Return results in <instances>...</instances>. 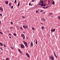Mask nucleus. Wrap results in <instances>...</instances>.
Returning <instances> with one entry per match:
<instances>
[{
	"instance_id": "13",
	"label": "nucleus",
	"mask_w": 60,
	"mask_h": 60,
	"mask_svg": "<svg viewBox=\"0 0 60 60\" xmlns=\"http://www.w3.org/2000/svg\"><path fill=\"white\" fill-rule=\"evenodd\" d=\"M19 52H20V53H21V54H23V53H23V52H22V51H20Z\"/></svg>"
},
{
	"instance_id": "58",
	"label": "nucleus",
	"mask_w": 60,
	"mask_h": 60,
	"mask_svg": "<svg viewBox=\"0 0 60 60\" xmlns=\"http://www.w3.org/2000/svg\"><path fill=\"white\" fill-rule=\"evenodd\" d=\"M43 14H44V13H45V12H44L43 13Z\"/></svg>"
},
{
	"instance_id": "49",
	"label": "nucleus",
	"mask_w": 60,
	"mask_h": 60,
	"mask_svg": "<svg viewBox=\"0 0 60 60\" xmlns=\"http://www.w3.org/2000/svg\"><path fill=\"white\" fill-rule=\"evenodd\" d=\"M55 57H56V58H57V56H55Z\"/></svg>"
},
{
	"instance_id": "18",
	"label": "nucleus",
	"mask_w": 60,
	"mask_h": 60,
	"mask_svg": "<svg viewBox=\"0 0 60 60\" xmlns=\"http://www.w3.org/2000/svg\"><path fill=\"white\" fill-rule=\"evenodd\" d=\"M27 56H28V57H30V55H29L28 54L27 55Z\"/></svg>"
},
{
	"instance_id": "38",
	"label": "nucleus",
	"mask_w": 60,
	"mask_h": 60,
	"mask_svg": "<svg viewBox=\"0 0 60 60\" xmlns=\"http://www.w3.org/2000/svg\"><path fill=\"white\" fill-rule=\"evenodd\" d=\"M31 4V3H29V5H30V4Z\"/></svg>"
},
{
	"instance_id": "56",
	"label": "nucleus",
	"mask_w": 60,
	"mask_h": 60,
	"mask_svg": "<svg viewBox=\"0 0 60 60\" xmlns=\"http://www.w3.org/2000/svg\"><path fill=\"white\" fill-rule=\"evenodd\" d=\"M11 37H9V38H10V39H11Z\"/></svg>"
},
{
	"instance_id": "30",
	"label": "nucleus",
	"mask_w": 60,
	"mask_h": 60,
	"mask_svg": "<svg viewBox=\"0 0 60 60\" xmlns=\"http://www.w3.org/2000/svg\"><path fill=\"white\" fill-rule=\"evenodd\" d=\"M18 50L19 51V52L20 51V49H18Z\"/></svg>"
},
{
	"instance_id": "8",
	"label": "nucleus",
	"mask_w": 60,
	"mask_h": 60,
	"mask_svg": "<svg viewBox=\"0 0 60 60\" xmlns=\"http://www.w3.org/2000/svg\"><path fill=\"white\" fill-rule=\"evenodd\" d=\"M20 4V1H19V3L18 4V5L17 6V7H18L19 6V5Z\"/></svg>"
},
{
	"instance_id": "46",
	"label": "nucleus",
	"mask_w": 60,
	"mask_h": 60,
	"mask_svg": "<svg viewBox=\"0 0 60 60\" xmlns=\"http://www.w3.org/2000/svg\"><path fill=\"white\" fill-rule=\"evenodd\" d=\"M0 16H2V15L0 13Z\"/></svg>"
},
{
	"instance_id": "48",
	"label": "nucleus",
	"mask_w": 60,
	"mask_h": 60,
	"mask_svg": "<svg viewBox=\"0 0 60 60\" xmlns=\"http://www.w3.org/2000/svg\"><path fill=\"white\" fill-rule=\"evenodd\" d=\"M39 5H41V3H39Z\"/></svg>"
},
{
	"instance_id": "26",
	"label": "nucleus",
	"mask_w": 60,
	"mask_h": 60,
	"mask_svg": "<svg viewBox=\"0 0 60 60\" xmlns=\"http://www.w3.org/2000/svg\"><path fill=\"white\" fill-rule=\"evenodd\" d=\"M2 8L1 7H0V11H1V10Z\"/></svg>"
},
{
	"instance_id": "23",
	"label": "nucleus",
	"mask_w": 60,
	"mask_h": 60,
	"mask_svg": "<svg viewBox=\"0 0 60 60\" xmlns=\"http://www.w3.org/2000/svg\"><path fill=\"white\" fill-rule=\"evenodd\" d=\"M52 3L53 4H55V2H54V1H53V2H52Z\"/></svg>"
},
{
	"instance_id": "6",
	"label": "nucleus",
	"mask_w": 60,
	"mask_h": 60,
	"mask_svg": "<svg viewBox=\"0 0 60 60\" xmlns=\"http://www.w3.org/2000/svg\"><path fill=\"white\" fill-rule=\"evenodd\" d=\"M8 3H9V2H8V1H6L5 2V3L6 4H8Z\"/></svg>"
},
{
	"instance_id": "14",
	"label": "nucleus",
	"mask_w": 60,
	"mask_h": 60,
	"mask_svg": "<svg viewBox=\"0 0 60 60\" xmlns=\"http://www.w3.org/2000/svg\"><path fill=\"white\" fill-rule=\"evenodd\" d=\"M58 18L59 19H60V17L59 16H58Z\"/></svg>"
},
{
	"instance_id": "40",
	"label": "nucleus",
	"mask_w": 60,
	"mask_h": 60,
	"mask_svg": "<svg viewBox=\"0 0 60 60\" xmlns=\"http://www.w3.org/2000/svg\"><path fill=\"white\" fill-rule=\"evenodd\" d=\"M0 49H1L2 50H3V49L2 48H0Z\"/></svg>"
},
{
	"instance_id": "47",
	"label": "nucleus",
	"mask_w": 60,
	"mask_h": 60,
	"mask_svg": "<svg viewBox=\"0 0 60 60\" xmlns=\"http://www.w3.org/2000/svg\"><path fill=\"white\" fill-rule=\"evenodd\" d=\"M49 15H51V13H49Z\"/></svg>"
},
{
	"instance_id": "2",
	"label": "nucleus",
	"mask_w": 60,
	"mask_h": 60,
	"mask_svg": "<svg viewBox=\"0 0 60 60\" xmlns=\"http://www.w3.org/2000/svg\"><path fill=\"white\" fill-rule=\"evenodd\" d=\"M21 37L22 38L23 37V39H25V35L24 34H22L21 35Z\"/></svg>"
},
{
	"instance_id": "4",
	"label": "nucleus",
	"mask_w": 60,
	"mask_h": 60,
	"mask_svg": "<svg viewBox=\"0 0 60 60\" xmlns=\"http://www.w3.org/2000/svg\"><path fill=\"white\" fill-rule=\"evenodd\" d=\"M50 56V58H51V60H54V57H53V56L52 55L51 56Z\"/></svg>"
},
{
	"instance_id": "19",
	"label": "nucleus",
	"mask_w": 60,
	"mask_h": 60,
	"mask_svg": "<svg viewBox=\"0 0 60 60\" xmlns=\"http://www.w3.org/2000/svg\"><path fill=\"white\" fill-rule=\"evenodd\" d=\"M40 11L41 12H43V10H41Z\"/></svg>"
},
{
	"instance_id": "50",
	"label": "nucleus",
	"mask_w": 60,
	"mask_h": 60,
	"mask_svg": "<svg viewBox=\"0 0 60 60\" xmlns=\"http://www.w3.org/2000/svg\"><path fill=\"white\" fill-rule=\"evenodd\" d=\"M9 6L10 7H11V5H9Z\"/></svg>"
},
{
	"instance_id": "3",
	"label": "nucleus",
	"mask_w": 60,
	"mask_h": 60,
	"mask_svg": "<svg viewBox=\"0 0 60 60\" xmlns=\"http://www.w3.org/2000/svg\"><path fill=\"white\" fill-rule=\"evenodd\" d=\"M23 27L25 29H27V28H28V26L27 25L26 26H23Z\"/></svg>"
},
{
	"instance_id": "41",
	"label": "nucleus",
	"mask_w": 60,
	"mask_h": 60,
	"mask_svg": "<svg viewBox=\"0 0 60 60\" xmlns=\"http://www.w3.org/2000/svg\"><path fill=\"white\" fill-rule=\"evenodd\" d=\"M11 24H13V23L12 22H11Z\"/></svg>"
},
{
	"instance_id": "51",
	"label": "nucleus",
	"mask_w": 60,
	"mask_h": 60,
	"mask_svg": "<svg viewBox=\"0 0 60 60\" xmlns=\"http://www.w3.org/2000/svg\"><path fill=\"white\" fill-rule=\"evenodd\" d=\"M48 7H46L45 8V9H46V8H47Z\"/></svg>"
},
{
	"instance_id": "34",
	"label": "nucleus",
	"mask_w": 60,
	"mask_h": 60,
	"mask_svg": "<svg viewBox=\"0 0 60 60\" xmlns=\"http://www.w3.org/2000/svg\"><path fill=\"white\" fill-rule=\"evenodd\" d=\"M11 3H10L9 4V5H11Z\"/></svg>"
},
{
	"instance_id": "39",
	"label": "nucleus",
	"mask_w": 60,
	"mask_h": 60,
	"mask_svg": "<svg viewBox=\"0 0 60 60\" xmlns=\"http://www.w3.org/2000/svg\"><path fill=\"white\" fill-rule=\"evenodd\" d=\"M32 1L33 2H34V1H35V0H32Z\"/></svg>"
},
{
	"instance_id": "59",
	"label": "nucleus",
	"mask_w": 60,
	"mask_h": 60,
	"mask_svg": "<svg viewBox=\"0 0 60 60\" xmlns=\"http://www.w3.org/2000/svg\"><path fill=\"white\" fill-rule=\"evenodd\" d=\"M7 32H8V33H9V31H7Z\"/></svg>"
},
{
	"instance_id": "20",
	"label": "nucleus",
	"mask_w": 60,
	"mask_h": 60,
	"mask_svg": "<svg viewBox=\"0 0 60 60\" xmlns=\"http://www.w3.org/2000/svg\"><path fill=\"white\" fill-rule=\"evenodd\" d=\"M36 12L37 13H38V12H39V11H36Z\"/></svg>"
},
{
	"instance_id": "33",
	"label": "nucleus",
	"mask_w": 60,
	"mask_h": 60,
	"mask_svg": "<svg viewBox=\"0 0 60 60\" xmlns=\"http://www.w3.org/2000/svg\"><path fill=\"white\" fill-rule=\"evenodd\" d=\"M53 53H54V56L56 55V54H55V52H53Z\"/></svg>"
},
{
	"instance_id": "16",
	"label": "nucleus",
	"mask_w": 60,
	"mask_h": 60,
	"mask_svg": "<svg viewBox=\"0 0 60 60\" xmlns=\"http://www.w3.org/2000/svg\"><path fill=\"white\" fill-rule=\"evenodd\" d=\"M35 43L36 44H38L37 41L36 40V42H35Z\"/></svg>"
},
{
	"instance_id": "28",
	"label": "nucleus",
	"mask_w": 60,
	"mask_h": 60,
	"mask_svg": "<svg viewBox=\"0 0 60 60\" xmlns=\"http://www.w3.org/2000/svg\"><path fill=\"white\" fill-rule=\"evenodd\" d=\"M42 29L43 28H44V27L43 26H42L41 27Z\"/></svg>"
},
{
	"instance_id": "60",
	"label": "nucleus",
	"mask_w": 60,
	"mask_h": 60,
	"mask_svg": "<svg viewBox=\"0 0 60 60\" xmlns=\"http://www.w3.org/2000/svg\"><path fill=\"white\" fill-rule=\"evenodd\" d=\"M41 24L42 25L43 24V23H41Z\"/></svg>"
},
{
	"instance_id": "36",
	"label": "nucleus",
	"mask_w": 60,
	"mask_h": 60,
	"mask_svg": "<svg viewBox=\"0 0 60 60\" xmlns=\"http://www.w3.org/2000/svg\"><path fill=\"white\" fill-rule=\"evenodd\" d=\"M26 55H27V56L28 55V53H26Z\"/></svg>"
},
{
	"instance_id": "27",
	"label": "nucleus",
	"mask_w": 60,
	"mask_h": 60,
	"mask_svg": "<svg viewBox=\"0 0 60 60\" xmlns=\"http://www.w3.org/2000/svg\"><path fill=\"white\" fill-rule=\"evenodd\" d=\"M20 29H23V28H22L21 27H20Z\"/></svg>"
},
{
	"instance_id": "62",
	"label": "nucleus",
	"mask_w": 60,
	"mask_h": 60,
	"mask_svg": "<svg viewBox=\"0 0 60 60\" xmlns=\"http://www.w3.org/2000/svg\"><path fill=\"white\" fill-rule=\"evenodd\" d=\"M51 17H53V16H51Z\"/></svg>"
},
{
	"instance_id": "5",
	"label": "nucleus",
	"mask_w": 60,
	"mask_h": 60,
	"mask_svg": "<svg viewBox=\"0 0 60 60\" xmlns=\"http://www.w3.org/2000/svg\"><path fill=\"white\" fill-rule=\"evenodd\" d=\"M21 48L22 49H23V48H24V46L23 45L21 44Z\"/></svg>"
},
{
	"instance_id": "21",
	"label": "nucleus",
	"mask_w": 60,
	"mask_h": 60,
	"mask_svg": "<svg viewBox=\"0 0 60 60\" xmlns=\"http://www.w3.org/2000/svg\"><path fill=\"white\" fill-rule=\"evenodd\" d=\"M55 29H53V32H55Z\"/></svg>"
},
{
	"instance_id": "55",
	"label": "nucleus",
	"mask_w": 60,
	"mask_h": 60,
	"mask_svg": "<svg viewBox=\"0 0 60 60\" xmlns=\"http://www.w3.org/2000/svg\"><path fill=\"white\" fill-rule=\"evenodd\" d=\"M0 54H3V52H1L0 53Z\"/></svg>"
},
{
	"instance_id": "1",
	"label": "nucleus",
	"mask_w": 60,
	"mask_h": 60,
	"mask_svg": "<svg viewBox=\"0 0 60 60\" xmlns=\"http://www.w3.org/2000/svg\"><path fill=\"white\" fill-rule=\"evenodd\" d=\"M23 43L24 44H25L26 48H27V47H28L29 46L28 45H27V43L26 42H25V41H23Z\"/></svg>"
},
{
	"instance_id": "11",
	"label": "nucleus",
	"mask_w": 60,
	"mask_h": 60,
	"mask_svg": "<svg viewBox=\"0 0 60 60\" xmlns=\"http://www.w3.org/2000/svg\"><path fill=\"white\" fill-rule=\"evenodd\" d=\"M41 20L42 21H45V19L44 18H42L41 19Z\"/></svg>"
},
{
	"instance_id": "63",
	"label": "nucleus",
	"mask_w": 60,
	"mask_h": 60,
	"mask_svg": "<svg viewBox=\"0 0 60 60\" xmlns=\"http://www.w3.org/2000/svg\"><path fill=\"white\" fill-rule=\"evenodd\" d=\"M58 26H60V25H58Z\"/></svg>"
},
{
	"instance_id": "57",
	"label": "nucleus",
	"mask_w": 60,
	"mask_h": 60,
	"mask_svg": "<svg viewBox=\"0 0 60 60\" xmlns=\"http://www.w3.org/2000/svg\"><path fill=\"white\" fill-rule=\"evenodd\" d=\"M17 27L18 28V29H17V30H19V27Z\"/></svg>"
},
{
	"instance_id": "35",
	"label": "nucleus",
	"mask_w": 60,
	"mask_h": 60,
	"mask_svg": "<svg viewBox=\"0 0 60 60\" xmlns=\"http://www.w3.org/2000/svg\"><path fill=\"white\" fill-rule=\"evenodd\" d=\"M8 34L9 35H11V34L10 33H8Z\"/></svg>"
},
{
	"instance_id": "15",
	"label": "nucleus",
	"mask_w": 60,
	"mask_h": 60,
	"mask_svg": "<svg viewBox=\"0 0 60 60\" xmlns=\"http://www.w3.org/2000/svg\"><path fill=\"white\" fill-rule=\"evenodd\" d=\"M0 44L1 46H3V44H2V43H0Z\"/></svg>"
},
{
	"instance_id": "17",
	"label": "nucleus",
	"mask_w": 60,
	"mask_h": 60,
	"mask_svg": "<svg viewBox=\"0 0 60 60\" xmlns=\"http://www.w3.org/2000/svg\"><path fill=\"white\" fill-rule=\"evenodd\" d=\"M32 28L33 30H35V29H34V28H33V27H32Z\"/></svg>"
},
{
	"instance_id": "29",
	"label": "nucleus",
	"mask_w": 60,
	"mask_h": 60,
	"mask_svg": "<svg viewBox=\"0 0 60 60\" xmlns=\"http://www.w3.org/2000/svg\"><path fill=\"white\" fill-rule=\"evenodd\" d=\"M13 6H12L11 7V9H12V8H13Z\"/></svg>"
},
{
	"instance_id": "43",
	"label": "nucleus",
	"mask_w": 60,
	"mask_h": 60,
	"mask_svg": "<svg viewBox=\"0 0 60 60\" xmlns=\"http://www.w3.org/2000/svg\"><path fill=\"white\" fill-rule=\"evenodd\" d=\"M53 30H52V29L51 30V31L52 32H53Z\"/></svg>"
},
{
	"instance_id": "54",
	"label": "nucleus",
	"mask_w": 60,
	"mask_h": 60,
	"mask_svg": "<svg viewBox=\"0 0 60 60\" xmlns=\"http://www.w3.org/2000/svg\"><path fill=\"white\" fill-rule=\"evenodd\" d=\"M25 33V32H24V31H23V33Z\"/></svg>"
},
{
	"instance_id": "9",
	"label": "nucleus",
	"mask_w": 60,
	"mask_h": 60,
	"mask_svg": "<svg viewBox=\"0 0 60 60\" xmlns=\"http://www.w3.org/2000/svg\"><path fill=\"white\" fill-rule=\"evenodd\" d=\"M10 48H11V49H12V50H13L14 49L13 47L11 46H10Z\"/></svg>"
},
{
	"instance_id": "10",
	"label": "nucleus",
	"mask_w": 60,
	"mask_h": 60,
	"mask_svg": "<svg viewBox=\"0 0 60 60\" xmlns=\"http://www.w3.org/2000/svg\"><path fill=\"white\" fill-rule=\"evenodd\" d=\"M41 6H42V7H43V6H45V4H44V5H42H42H41Z\"/></svg>"
},
{
	"instance_id": "64",
	"label": "nucleus",
	"mask_w": 60,
	"mask_h": 60,
	"mask_svg": "<svg viewBox=\"0 0 60 60\" xmlns=\"http://www.w3.org/2000/svg\"><path fill=\"white\" fill-rule=\"evenodd\" d=\"M30 5L31 6H32V4H31Z\"/></svg>"
},
{
	"instance_id": "12",
	"label": "nucleus",
	"mask_w": 60,
	"mask_h": 60,
	"mask_svg": "<svg viewBox=\"0 0 60 60\" xmlns=\"http://www.w3.org/2000/svg\"><path fill=\"white\" fill-rule=\"evenodd\" d=\"M13 35L15 36H17V34L16 33L14 34H13Z\"/></svg>"
},
{
	"instance_id": "24",
	"label": "nucleus",
	"mask_w": 60,
	"mask_h": 60,
	"mask_svg": "<svg viewBox=\"0 0 60 60\" xmlns=\"http://www.w3.org/2000/svg\"><path fill=\"white\" fill-rule=\"evenodd\" d=\"M17 1V0H15V1L14 3H16V2Z\"/></svg>"
},
{
	"instance_id": "53",
	"label": "nucleus",
	"mask_w": 60,
	"mask_h": 60,
	"mask_svg": "<svg viewBox=\"0 0 60 60\" xmlns=\"http://www.w3.org/2000/svg\"><path fill=\"white\" fill-rule=\"evenodd\" d=\"M43 8H44V9H45V8L44 7H43Z\"/></svg>"
},
{
	"instance_id": "25",
	"label": "nucleus",
	"mask_w": 60,
	"mask_h": 60,
	"mask_svg": "<svg viewBox=\"0 0 60 60\" xmlns=\"http://www.w3.org/2000/svg\"><path fill=\"white\" fill-rule=\"evenodd\" d=\"M3 46L4 47H6V46L4 44Z\"/></svg>"
},
{
	"instance_id": "44",
	"label": "nucleus",
	"mask_w": 60,
	"mask_h": 60,
	"mask_svg": "<svg viewBox=\"0 0 60 60\" xmlns=\"http://www.w3.org/2000/svg\"><path fill=\"white\" fill-rule=\"evenodd\" d=\"M41 3L42 4L43 3V1H42V2H41Z\"/></svg>"
},
{
	"instance_id": "31",
	"label": "nucleus",
	"mask_w": 60,
	"mask_h": 60,
	"mask_svg": "<svg viewBox=\"0 0 60 60\" xmlns=\"http://www.w3.org/2000/svg\"><path fill=\"white\" fill-rule=\"evenodd\" d=\"M9 59V58H7L6 59V60H8Z\"/></svg>"
},
{
	"instance_id": "45",
	"label": "nucleus",
	"mask_w": 60,
	"mask_h": 60,
	"mask_svg": "<svg viewBox=\"0 0 60 60\" xmlns=\"http://www.w3.org/2000/svg\"><path fill=\"white\" fill-rule=\"evenodd\" d=\"M42 0H41L40 2V3H41V2H42Z\"/></svg>"
},
{
	"instance_id": "22",
	"label": "nucleus",
	"mask_w": 60,
	"mask_h": 60,
	"mask_svg": "<svg viewBox=\"0 0 60 60\" xmlns=\"http://www.w3.org/2000/svg\"><path fill=\"white\" fill-rule=\"evenodd\" d=\"M1 10L2 11H4L3 10V8H1Z\"/></svg>"
},
{
	"instance_id": "42",
	"label": "nucleus",
	"mask_w": 60,
	"mask_h": 60,
	"mask_svg": "<svg viewBox=\"0 0 60 60\" xmlns=\"http://www.w3.org/2000/svg\"><path fill=\"white\" fill-rule=\"evenodd\" d=\"M44 3H42V4H41V5H42H42H44Z\"/></svg>"
},
{
	"instance_id": "37",
	"label": "nucleus",
	"mask_w": 60,
	"mask_h": 60,
	"mask_svg": "<svg viewBox=\"0 0 60 60\" xmlns=\"http://www.w3.org/2000/svg\"><path fill=\"white\" fill-rule=\"evenodd\" d=\"M22 17H23V18H25V17L23 16H22Z\"/></svg>"
},
{
	"instance_id": "32",
	"label": "nucleus",
	"mask_w": 60,
	"mask_h": 60,
	"mask_svg": "<svg viewBox=\"0 0 60 60\" xmlns=\"http://www.w3.org/2000/svg\"><path fill=\"white\" fill-rule=\"evenodd\" d=\"M0 33L1 34H2V35H3V33L1 32H0Z\"/></svg>"
},
{
	"instance_id": "52",
	"label": "nucleus",
	"mask_w": 60,
	"mask_h": 60,
	"mask_svg": "<svg viewBox=\"0 0 60 60\" xmlns=\"http://www.w3.org/2000/svg\"><path fill=\"white\" fill-rule=\"evenodd\" d=\"M0 24H1V22L0 20Z\"/></svg>"
},
{
	"instance_id": "61",
	"label": "nucleus",
	"mask_w": 60,
	"mask_h": 60,
	"mask_svg": "<svg viewBox=\"0 0 60 60\" xmlns=\"http://www.w3.org/2000/svg\"><path fill=\"white\" fill-rule=\"evenodd\" d=\"M49 3L50 2V1L49 0Z\"/></svg>"
},
{
	"instance_id": "7",
	"label": "nucleus",
	"mask_w": 60,
	"mask_h": 60,
	"mask_svg": "<svg viewBox=\"0 0 60 60\" xmlns=\"http://www.w3.org/2000/svg\"><path fill=\"white\" fill-rule=\"evenodd\" d=\"M31 46L33 47V42H31Z\"/></svg>"
}]
</instances>
